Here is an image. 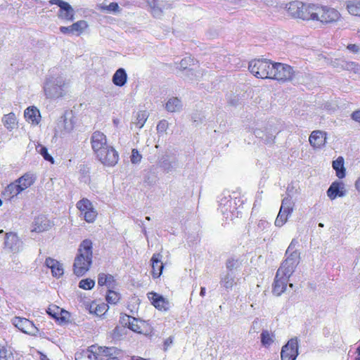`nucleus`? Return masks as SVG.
Wrapping results in <instances>:
<instances>
[{
	"mask_svg": "<svg viewBox=\"0 0 360 360\" xmlns=\"http://www.w3.org/2000/svg\"><path fill=\"white\" fill-rule=\"evenodd\" d=\"M91 144L94 154L103 165L113 167L117 163L118 153L108 144L106 136L103 132L94 131L91 137Z\"/></svg>",
	"mask_w": 360,
	"mask_h": 360,
	"instance_id": "obj_1",
	"label": "nucleus"
},
{
	"mask_svg": "<svg viewBox=\"0 0 360 360\" xmlns=\"http://www.w3.org/2000/svg\"><path fill=\"white\" fill-rule=\"evenodd\" d=\"M92 242L84 240L78 248V254L75 257L73 270L77 276H83L90 268L92 263Z\"/></svg>",
	"mask_w": 360,
	"mask_h": 360,
	"instance_id": "obj_2",
	"label": "nucleus"
},
{
	"mask_svg": "<svg viewBox=\"0 0 360 360\" xmlns=\"http://www.w3.org/2000/svg\"><path fill=\"white\" fill-rule=\"evenodd\" d=\"M68 83L61 75L56 77L49 76L46 78L44 85V91L46 98H58L65 94Z\"/></svg>",
	"mask_w": 360,
	"mask_h": 360,
	"instance_id": "obj_3",
	"label": "nucleus"
},
{
	"mask_svg": "<svg viewBox=\"0 0 360 360\" xmlns=\"http://www.w3.org/2000/svg\"><path fill=\"white\" fill-rule=\"evenodd\" d=\"M274 63L267 59H255L250 62L248 69L256 77L271 79Z\"/></svg>",
	"mask_w": 360,
	"mask_h": 360,
	"instance_id": "obj_4",
	"label": "nucleus"
},
{
	"mask_svg": "<svg viewBox=\"0 0 360 360\" xmlns=\"http://www.w3.org/2000/svg\"><path fill=\"white\" fill-rule=\"evenodd\" d=\"M271 79L281 82L290 81L294 76V70L290 65L281 63H274Z\"/></svg>",
	"mask_w": 360,
	"mask_h": 360,
	"instance_id": "obj_5",
	"label": "nucleus"
},
{
	"mask_svg": "<svg viewBox=\"0 0 360 360\" xmlns=\"http://www.w3.org/2000/svg\"><path fill=\"white\" fill-rule=\"evenodd\" d=\"M300 260V253H295L294 255L287 256L277 271L278 276H284L290 278L299 264Z\"/></svg>",
	"mask_w": 360,
	"mask_h": 360,
	"instance_id": "obj_6",
	"label": "nucleus"
},
{
	"mask_svg": "<svg viewBox=\"0 0 360 360\" xmlns=\"http://www.w3.org/2000/svg\"><path fill=\"white\" fill-rule=\"evenodd\" d=\"M72 112H65L58 119L55 128L56 135L63 136L70 133L74 129Z\"/></svg>",
	"mask_w": 360,
	"mask_h": 360,
	"instance_id": "obj_7",
	"label": "nucleus"
},
{
	"mask_svg": "<svg viewBox=\"0 0 360 360\" xmlns=\"http://www.w3.org/2000/svg\"><path fill=\"white\" fill-rule=\"evenodd\" d=\"M316 20L322 23H332L340 18V13L335 8L319 6Z\"/></svg>",
	"mask_w": 360,
	"mask_h": 360,
	"instance_id": "obj_8",
	"label": "nucleus"
},
{
	"mask_svg": "<svg viewBox=\"0 0 360 360\" xmlns=\"http://www.w3.org/2000/svg\"><path fill=\"white\" fill-rule=\"evenodd\" d=\"M49 4H56L59 6L60 9L58 12V18L68 22L74 21L75 11L68 2L62 0H50Z\"/></svg>",
	"mask_w": 360,
	"mask_h": 360,
	"instance_id": "obj_9",
	"label": "nucleus"
},
{
	"mask_svg": "<svg viewBox=\"0 0 360 360\" xmlns=\"http://www.w3.org/2000/svg\"><path fill=\"white\" fill-rule=\"evenodd\" d=\"M298 339L292 338L282 347L281 352V360H295L299 354Z\"/></svg>",
	"mask_w": 360,
	"mask_h": 360,
	"instance_id": "obj_10",
	"label": "nucleus"
},
{
	"mask_svg": "<svg viewBox=\"0 0 360 360\" xmlns=\"http://www.w3.org/2000/svg\"><path fill=\"white\" fill-rule=\"evenodd\" d=\"M237 199L231 198L230 195L222 197L219 201V210L223 215H226V218L235 215V213L238 214L237 211Z\"/></svg>",
	"mask_w": 360,
	"mask_h": 360,
	"instance_id": "obj_11",
	"label": "nucleus"
},
{
	"mask_svg": "<svg viewBox=\"0 0 360 360\" xmlns=\"http://www.w3.org/2000/svg\"><path fill=\"white\" fill-rule=\"evenodd\" d=\"M12 323L24 333L37 335L39 333V329L27 319L15 316L12 319Z\"/></svg>",
	"mask_w": 360,
	"mask_h": 360,
	"instance_id": "obj_12",
	"label": "nucleus"
},
{
	"mask_svg": "<svg viewBox=\"0 0 360 360\" xmlns=\"http://www.w3.org/2000/svg\"><path fill=\"white\" fill-rule=\"evenodd\" d=\"M152 15L155 18H160L165 10L172 8L169 0H148Z\"/></svg>",
	"mask_w": 360,
	"mask_h": 360,
	"instance_id": "obj_13",
	"label": "nucleus"
},
{
	"mask_svg": "<svg viewBox=\"0 0 360 360\" xmlns=\"http://www.w3.org/2000/svg\"><path fill=\"white\" fill-rule=\"evenodd\" d=\"M4 245L13 253L18 252L22 249V242L16 233L12 232L6 234Z\"/></svg>",
	"mask_w": 360,
	"mask_h": 360,
	"instance_id": "obj_14",
	"label": "nucleus"
},
{
	"mask_svg": "<svg viewBox=\"0 0 360 360\" xmlns=\"http://www.w3.org/2000/svg\"><path fill=\"white\" fill-rule=\"evenodd\" d=\"M347 191L345 184L341 181H334L327 191V195L330 200H335L337 197H344Z\"/></svg>",
	"mask_w": 360,
	"mask_h": 360,
	"instance_id": "obj_15",
	"label": "nucleus"
},
{
	"mask_svg": "<svg viewBox=\"0 0 360 360\" xmlns=\"http://www.w3.org/2000/svg\"><path fill=\"white\" fill-rule=\"evenodd\" d=\"M309 141L314 148H321L326 144V134L321 131H314L309 136Z\"/></svg>",
	"mask_w": 360,
	"mask_h": 360,
	"instance_id": "obj_16",
	"label": "nucleus"
},
{
	"mask_svg": "<svg viewBox=\"0 0 360 360\" xmlns=\"http://www.w3.org/2000/svg\"><path fill=\"white\" fill-rule=\"evenodd\" d=\"M149 299L151 300L153 305L159 310L167 311L169 308V302L162 295L156 292H150Z\"/></svg>",
	"mask_w": 360,
	"mask_h": 360,
	"instance_id": "obj_17",
	"label": "nucleus"
},
{
	"mask_svg": "<svg viewBox=\"0 0 360 360\" xmlns=\"http://www.w3.org/2000/svg\"><path fill=\"white\" fill-rule=\"evenodd\" d=\"M289 278L284 276H278L276 272L273 293L276 296L281 295L286 289Z\"/></svg>",
	"mask_w": 360,
	"mask_h": 360,
	"instance_id": "obj_18",
	"label": "nucleus"
},
{
	"mask_svg": "<svg viewBox=\"0 0 360 360\" xmlns=\"http://www.w3.org/2000/svg\"><path fill=\"white\" fill-rule=\"evenodd\" d=\"M162 255L154 254L151 258L152 274L153 278H158L162 273L164 265L161 262Z\"/></svg>",
	"mask_w": 360,
	"mask_h": 360,
	"instance_id": "obj_19",
	"label": "nucleus"
},
{
	"mask_svg": "<svg viewBox=\"0 0 360 360\" xmlns=\"http://www.w3.org/2000/svg\"><path fill=\"white\" fill-rule=\"evenodd\" d=\"M237 281L233 272H226L221 276L220 285L226 290H231Z\"/></svg>",
	"mask_w": 360,
	"mask_h": 360,
	"instance_id": "obj_20",
	"label": "nucleus"
},
{
	"mask_svg": "<svg viewBox=\"0 0 360 360\" xmlns=\"http://www.w3.org/2000/svg\"><path fill=\"white\" fill-rule=\"evenodd\" d=\"M46 266L51 269L52 275L55 277H60L63 274V265L57 260L48 257L45 261Z\"/></svg>",
	"mask_w": 360,
	"mask_h": 360,
	"instance_id": "obj_21",
	"label": "nucleus"
},
{
	"mask_svg": "<svg viewBox=\"0 0 360 360\" xmlns=\"http://www.w3.org/2000/svg\"><path fill=\"white\" fill-rule=\"evenodd\" d=\"M98 347L92 345L86 350L75 354V360H95V355Z\"/></svg>",
	"mask_w": 360,
	"mask_h": 360,
	"instance_id": "obj_22",
	"label": "nucleus"
},
{
	"mask_svg": "<svg viewBox=\"0 0 360 360\" xmlns=\"http://www.w3.org/2000/svg\"><path fill=\"white\" fill-rule=\"evenodd\" d=\"M50 226L49 221L44 216H38L36 217L33 222L32 231L43 232L49 229Z\"/></svg>",
	"mask_w": 360,
	"mask_h": 360,
	"instance_id": "obj_23",
	"label": "nucleus"
},
{
	"mask_svg": "<svg viewBox=\"0 0 360 360\" xmlns=\"http://www.w3.org/2000/svg\"><path fill=\"white\" fill-rule=\"evenodd\" d=\"M26 120L34 124L39 122L40 114L38 109L35 107H29L25 110L24 113Z\"/></svg>",
	"mask_w": 360,
	"mask_h": 360,
	"instance_id": "obj_24",
	"label": "nucleus"
},
{
	"mask_svg": "<svg viewBox=\"0 0 360 360\" xmlns=\"http://www.w3.org/2000/svg\"><path fill=\"white\" fill-rule=\"evenodd\" d=\"M160 166L165 171L169 172L178 167V160L175 157L164 156L160 162Z\"/></svg>",
	"mask_w": 360,
	"mask_h": 360,
	"instance_id": "obj_25",
	"label": "nucleus"
},
{
	"mask_svg": "<svg viewBox=\"0 0 360 360\" xmlns=\"http://www.w3.org/2000/svg\"><path fill=\"white\" fill-rule=\"evenodd\" d=\"M127 80V75L124 69L119 68L112 76V82L117 86H123Z\"/></svg>",
	"mask_w": 360,
	"mask_h": 360,
	"instance_id": "obj_26",
	"label": "nucleus"
},
{
	"mask_svg": "<svg viewBox=\"0 0 360 360\" xmlns=\"http://www.w3.org/2000/svg\"><path fill=\"white\" fill-rule=\"evenodd\" d=\"M318 5L314 4H307V10L305 13H301L300 19L304 20H316L317 18V10H318Z\"/></svg>",
	"mask_w": 360,
	"mask_h": 360,
	"instance_id": "obj_27",
	"label": "nucleus"
},
{
	"mask_svg": "<svg viewBox=\"0 0 360 360\" xmlns=\"http://www.w3.org/2000/svg\"><path fill=\"white\" fill-rule=\"evenodd\" d=\"M303 3L299 1H295L287 4L288 13L294 18H300V9H302Z\"/></svg>",
	"mask_w": 360,
	"mask_h": 360,
	"instance_id": "obj_28",
	"label": "nucleus"
},
{
	"mask_svg": "<svg viewBox=\"0 0 360 360\" xmlns=\"http://www.w3.org/2000/svg\"><path fill=\"white\" fill-rule=\"evenodd\" d=\"M112 348H102L98 347L95 355V360H117V357L113 356L111 354Z\"/></svg>",
	"mask_w": 360,
	"mask_h": 360,
	"instance_id": "obj_29",
	"label": "nucleus"
},
{
	"mask_svg": "<svg viewBox=\"0 0 360 360\" xmlns=\"http://www.w3.org/2000/svg\"><path fill=\"white\" fill-rule=\"evenodd\" d=\"M2 122L4 127L9 131H12L17 127L18 122L15 115L13 112H10L4 115L2 117Z\"/></svg>",
	"mask_w": 360,
	"mask_h": 360,
	"instance_id": "obj_30",
	"label": "nucleus"
},
{
	"mask_svg": "<svg viewBox=\"0 0 360 360\" xmlns=\"http://www.w3.org/2000/svg\"><path fill=\"white\" fill-rule=\"evenodd\" d=\"M15 181L18 186H20V188L23 191L34 183V178L32 174L27 173Z\"/></svg>",
	"mask_w": 360,
	"mask_h": 360,
	"instance_id": "obj_31",
	"label": "nucleus"
},
{
	"mask_svg": "<svg viewBox=\"0 0 360 360\" xmlns=\"http://www.w3.org/2000/svg\"><path fill=\"white\" fill-rule=\"evenodd\" d=\"M22 191L20 186H18L16 181H15L13 183H11L6 186L4 191V195L8 198H12Z\"/></svg>",
	"mask_w": 360,
	"mask_h": 360,
	"instance_id": "obj_32",
	"label": "nucleus"
},
{
	"mask_svg": "<svg viewBox=\"0 0 360 360\" xmlns=\"http://www.w3.org/2000/svg\"><path fill=\"white\" fill-rule=\"evenodd\" d=\"M333 167L335 170L336 176L339 179H342L345 176V169L342 157H338L335 160L333 161Z\"/></svg>",
	"mask_w": 360,
	"mask_h": 360,
	"instance_id": "obj_33",
	"label": "nucleus"
},
{
	"mask_svg": "<svg viewBox=\"0 0 360 360\" xmlns=\"http://www.w3.org/2000/svg\"><path fill=\"white\" fill-rule=\"evenodd\" d=\"M337 63L341 65V70H345L354 73H360V65L352 61L338 60Z\"/></svg>",
	"mask_w": 360,
	"mask_h": 360,
	"instance_id": "obj_34",
	"label": "nucleus"
},
{
	"mask_svg": "<svg viewBox=\"0 0 360 360\" xmlns=\"http://www.w3.org/2000/svg\"><path fill=\"white\" fill-rule=\"evenodd\" d=\"M148 117V113L146 110H141L136 113V119L131 122V125H135L137 128L141 129Z\"/></svg>",
	"mask_w": 360,
	"mask_h": 360,
	"instance_id": "obj_35",
	"label": "nucleus"
},
{
	"mask_svg": "<svg viewBox=\"0 0 360 360\" xmlns=\"http://www.w3.org/2000/svg\"><path fill=\"white\" fill-rule=\"evenodd\" d=\"M294 202L291 197H286L282 200L280 210L282 213L290 215L293 212Z\"/></svg>",
	"mask_w": 360,
	"mask_h": 360,
	"instance_id": "obj_36",
	"label": "nucleus"
},
{
	"mask_svg": "<svg viewBox=\"0 0 360 360\" xmlns=\"http://www.w3.org/2000/svg\"><path fill=\"white\" fill-rule=\"evenodd\" d=\"M165 108L167 111L174 112L181 108V102L178 98H172L166 103Z\"/></svg>",
	"mask_w": 360,
	"mask_h": 360,
	"instance_id": "obj_37",
	"label": "nucleus"
},
{
	"mask_svg": "<svg viewBox=\"0 0 360 360\" xmlns=\"http://www.w3.org/2000/svg\"><path fill=\"white\" fill-rule=\"evenodd\" d=\"M88 27L87 22L85 20H79L71 25L74 34L79 35Z\"/></svg>",
	"mask_w": 360,
	"mask_h": 360,
	"instance_id": "obj_38",
	"label": "nucleus"
},
{
	"mask_svg": "<svg viewBox=\"0 0 360 360\" xmlns=\"http://www.w3.org/2000/svg\"><path fill=\"white\" fill-rule=\"evenodd\" d=\"M77 207L79 210L81 214L94 209L92 203L86 198H83L77 202Z\"/></svg>",
	"mask_w": 360,
	"mask_h": 360,
	"instance_id": "obj_39",
	"label": "nucleus"
},
{
	"mask_svg": "<svg viewBox=\"0 0 360 360\" xmlns=\"http://www.w3.org/2000/svg\"><path fill=\"white\" fill-rule=\"evenodd\" d=\"M274 335L273 333H270L268 330H263L261 334V342L263 346L268 347L274 341Z\"/></svg>",
	"mask_w": 360,
	"mask_h": 360,
	"instance_id": "obj_40",
	"label": "nucleus"
},
{
	"mask_svg": "<svg viewBox=\"0 0 360 360\" xmlns=\"http://www.w3.org/2000/svg\"><path fill=\"white\" fill-rule=\"evenodd\" d=\"M100 9L109 13H118L121 11L120 7L116 2H112L109 5L103 4L100 6Z\"/></svg>",
	"mask_w": 360,
	"mask_h": 360,
	"instance_id": "obj_41",
	"label": "nucleus"
},
{
	"mask_svg": "<svg viewBox=\"0 0 360 360\" xmlns=\"http://www.w3.org/2000/svg\"><path fill=\"white\" fill-rule=\"evenodd\" d=\"M347 8L350 14L360 17V0L348 2Z\"/></svg>",
	"mask_w": 360,
	"mask_h": 360,
	"instance_id": "obj_42",
	"label": "nucleus"
},
{
	"mask_svg": "<svg viewBox=\"0 0 360 360\" xmlns=\"http://www.w3.org/2000/svg\"><path fill=\"white\" fill-rule=\"evenodd\" d=\"M53 309L56 310L59 312L58 317L56 320L59 321L61 323H68L70 318V314L68 311L53 305Z\"/></svg>",
	"mask_w": 360,
	"mask_h": 360,
	"instance_id": "obj_43",
	"label": "nucleus"
},
{
	"mask_svg": "<svg viewBox=\"0 0 360 360\" xmlns=\"http://www.w3.org/2000/svg\"><path fill=\"white\" fill-rule=\"evenodd\" d=\"M240 266L239 260L235 257H230L226 260V267L229 270L228 272H232L233 270L238 269Z\"/></svg>",
	"mask_w": 360,
	"mask_h": 360,
	"instance_id": "obj_44",
	"label": "nucleus"
},
{
	"mask_svg": "<svg viewBox=\"0 0 360 360\" xmlns=\"http://www.w3.org/2000/svg\"><path fill=\"white\" fill-rule=\"evenodd\" d=\"M11 351L0 345V360H13Z\"/></svg>",
	"mask_w": 360,
	"mask_h": 360,
	"instance_id": "obj_45",
	"label": "nucleus"
},
{
	"mask_svg": "<svg viewBox=\"0 0 360 360\" xmlns=\"http://www.w3.org/2000/svg\"><path fill=\"white\" fill-rule=\"evenodd\" d=\"M120 299V294L115 291L108 290L106 295V301L110 304H116Z\"/></svg>",
	"mask_w": 360,
	"mask_h": 360,
	"instance_id": "obj_46",
	"label": "nucleus"
},
{
	"mask_svg": "<svg viewBox=\"0 0 360 360\" xmlns=\"http://www.w3.org/2000/svg\"><path fill=\"white\" fill-rule=\"evenodd\" d=\"M97 212L94 208L91 210H89L87 212H85L82 215H83V217L84 220L88 223H92L95 221L96 217H97Z\"/></svg>",
	"mask_w": 360,
	"mask_h": 360,
	"instance_id": "obj_47",
	"label": "nucleus"
},
{
	"mask_svg": "<svg viewBox=\"0 0 360 360\" xmlns=\"http://www.w3.org/2000/svg\"><path fill=\"white\" fill-rule=\"evenodd\" d=\"M95 281L91 278L82 279L79 283V287L84 290H91L94 288Z\"/></svg>",
	"mask_w": 360,
	"mask_h": 360,
	"instance_id": "obj_48",
	"label": "nucleus"
},
{
	"mask_svg": "<svg viewBox=\"0 0 360 360\" xmlns=\"http://www.w3.org/2000/svg\"><path fill=\"white\" fill-rule=\"evenodd\" d=\"M142 159L141 154L139 152L137 149H132L131 155L130 156V160L132 164H139L141 162Z\"/></svg>",
	"mask_w": 360,
	"mask_h": 360,
	"instance_id": "obj_49",
	"label": "nucleus"
},
{
	"mask_svg": "<svg viewBox=\"0 0 360 360\" xmlns=\"http://www.w3.org/2000/svg\"><path fill=\"white\" fill-rule=\"evenodd\" d=\"M288 216V214L282 213L281 211H279L275 221V225L279 227L282 226L287 221Z\"/></svg>",
	"mask_w": 360,
	"mask_h": 360,
	"instance_id": "obj_50",
	"label": "nucleus"
},
{
	"mask_svg": "<svg viewBox=\"0 0 360 360\" xmlns=\"http://www.w3.org/2000/svg\"><path fill=\"white\" fill-rule=\"evenodd\" d=\"M297 245H298L297 240L295 239V238L292 239L285 252V255L288 256V255H294L295 253H299L297 252V250H296V247Z\"/></svg>",
	"mask_w": 360,
	"mask_h": 360,
	"instance_id": "obj_51",
	"label": "nucleus"
},
{
	"mask_svg": "<svg viewBox=\"0 0 360 360\" xmlns=\"http://www.w3.org/2000/svg\"><path fill=\"white\" fill-rule=\"evenodd\" d=\"M193 59L191 57L188 56L181 60L179 68V69L186 70L188 66H191L192 64H193Z\"/></svg>",
	"mask_w": 360,
	"mask_h": 360,
	"instance_id": "obj_52",
	"label": "nucleus"
},
{
	"mask_svg": "<svg viewBox=\"0 0 360 360\" xmlns=\"http://www.w3.org/2000/svg\"><path fill=\"white\" fill-rule=\"evenodd\" d=\"M128 328L136 333H141V327L138 324V320L134 317L129 322Z\"/></svg>",
	"mask_w": 360,
	"mask_h": 360,
	"instance_id": "obj_53",
	"label": "nucleus"
},
{
	"mask_svg": "<svg viewBox=\"0 0 360 360\" xmlns=\"http://www.w3.org/2000/svg\"><path fill=\"white\" fill-rule=\"evenodd\" d=\"M38 150V152L43 156V158L52 163H53V158L49 154L47 148L41 146Z\"/></svg>",
	"mask_w": 360,
	"mask_h": 360,
	"instance_id": "obj_54",
	"label": "nucleus"
},
{
	"mask_svg": "<svg viewBox=\"0 0 360 360\" xmlns=\"http://www.w3.org/2000/svg\"><path fill=\"white\" fill-rule=\"evenodd\" d=\"M108 279H112V276L110 274L106 275L105 274H100L98 275V284L101 286L108 284Z\"/></svg>",
	"mask_w": 360,
	"mask_h": 360,
	"instance_id": "obj_55",
	"label": "nucleus"
},
{
	"mask_svg": "<svg viewBox=\"0 0 360 360\" xmlns=\"http://www.w3.org/2000/svg\"><path fill=\"white\" fill-rule=\"evenodd\" d=\"M168 122L165 120L160 121L157 125V131L158 133H164L168 128Z\"/></svg>",
	"mask_w": 360,
	"mask_h": 360,
	"instance_id": "obj_56",
	"label": "nucleus"
},
{
	"mask_svg": "<svg viewBox=\"0 0 360 360\" xmlns=\"http://www.w3.org/2000/svg\"><path fill=\"white\" fill-rule=\"evenodd\" d=\"M275 136L272 133L267 132L264 137V143L266 144H272L274 143Z\"/></svg>",
	"mask_w": 360,
	"mask_h": 360,
	"instance_id": "obj_57",
	"label": "nucleus"
},
{
	"mask_svg": "<svg viewBox=\"0 0 360 360\" xmlns=\"http://www.w3.org/2000/svg\"><path fill=\"white\" fill-rule=\"evenodd\" d=\"M239 101V98L237 96L231 95L230 97L228 98V103L231 105L235 106L238 105Z\"/></svg>",
	"mask_w": 360,
	"mask_h": 360,
	"instance_id": "obj_58",
	"label": "nucleus"
},
{
	"mask_svg": "<svg viewBox=\"0 0 360 360\" xmlns=\"http://www.w3.org/2000/svg\"><path fill=\"white\" fill-rule=\"evenodd\" d=\"M266 131H264V130L261 129H256L254 131V134L257 138L261 139L262 140H264V137L265 136V134Z\"/></svg>",
	"mask_w": 360,
	"mask_h": 360,
	"instance_id": "obj_59",
	"label": "nucleus"
},
{
	"mask_svg": "<svg viewBox=\"0 0 360 360\" xmlns=\"http://www.w3.org/2000/svg\"><path fill=\"white\" fill-rule=\"evenodd\" d=\"M47 313L54 319H57L59 315V312L53 309V306L50 307L47 309Z\"/></svg>",
	"mask_w": 360,
	"mask_h": 360,
	"instance_id": "obj_60",
	"label": "nucleus"
},
{
	"mask_svg": "<svg viewBox=\"0 0 360 360\" xmlns=\"http://www.w3.org/2000/svg\"><path fill=\"white\" fill-rule=\"evenodd\" d=\"M60 31L63 33V34H74L73 33V31L71 28V25L70 26H68V27H65V26H61L60 27Z\"/></svg>",
	"mask_w": 360,
	"mask_h": 360,
	"instance_id": "obj_61",
	"label": "nucleus"
},
{
	"mask_svg": "<svg viewBox=\"0 0 360 360\" xmlns=\"http://www.w3.org/2000/svg\"><path fill=\"white\" fill-rule=\"evenodd\" d=\"M173 337L170 336L164 342L163 350L167 351L168 347L173 343Z\"/></svg>",
	"mask_w": 360,
	"mask_h": 360,
	"instance_id": "obj_62",
	"label": "nucleus"
},
{
	"mask_svg": "<svg viewBox=\"0 0 360 360\" xmlns=\"http://www.w3.org/2000/svg\"><path fill=\"white\" fill-rule=\"evenodd\" d=\"M347 48L349 51L354 53H357L360 51L359 46L356 44H349Z\"/></svg>",
	"mask_w": 360,
	"mask_h": 360,
	"instance_id": "obj_63",
	"label": "nucleus"
},
{
	"mask_svg": "<svg viewBox=\"0 0 360 360\" xmlns=\"http://www.w3.org/2000/svg\"><path fill=\"white\" fill-rule=\"evenodd\" d=\"M131 318H132L131 316L125 314L121 317V323L123 325L128 326L129 322H130V321L131 320Z\"/></svg>",
	"mask_w": 360,
	"mask_h": 360,
	"instance_id": "obj_64",
	"label": "nucleus"
}]
</instances>
